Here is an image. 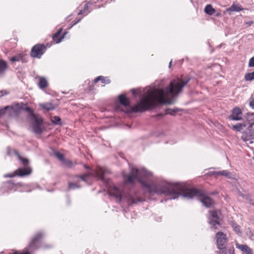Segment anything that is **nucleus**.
<instances>
[{"mask_svg":"<svg viewBox=\"0 0 254 254\" xmlns=\"http://www.w3.org/2000/svg\"><path fill=\"white\" fill-rule=\"evenodd\" d=\"M152 176V172L145 168L138 169L133 168L128 175H124V178L125 184H133L136 180L151 194L171 196L174 199L178 198L179 196L189 198L196 196L207 208L210 207L213 204V200L205 196L201 190L195 188L188 189L186 184L184 183H171L165 181L148 183L146 179H149Z\"/></svg>","mask_w":254,"mask_h":254,"instance_id":"1","label":"nucleus"},{"mask_svg":"<svg viewBox=\"0 0 254 254\" xmlns=\"http://www.w3.org/2000/svg\"><path fill=\"white\" fill-rule=\"evenodd\" d=\"M191 78L187 76L185 79L182 77L171 81L168 87L164 89L148 90L140 102L132 107L130 106V101L125 95L118 96L121 104L125 107H129L127 113L143 112L156 107L159 104H172L173 97L182 91L183 88L190 81Z\"/></svg>","mask_w":254,"mask_h":254,"instance_id":"2","label":"nucleus"},{"mask_svg":"<svg viewBox=\"0 0 254 254\" xmlns=\"http://www.w3.org/2000/svg\"><path fill=\"white\" fill-rule=\"evenodd\" d=\"M216 246L220 252L219 254H227L226 244L227 238L226 234L222 232H218L215 235Z\"/></svg>","mask_w":254,"mask_h":254,"instance_id":"3","label":"nucleus"},{"mask_svg":"<svg viewBox=\"0 0 254 254\" xmlns=\"http://www.w3.org/2000/svg\"><path fill=\"white\" fill-rule=\"evenodd\" d=\"M46 50V47L44 44H36L31 49L30 56L34 58L40 59Z\"/></svg>","mask_w":254,"mask_h":254,"instance_id":"4","label":"nucleus"},{"mask_svg":"<svg viewBox=\"0 0 254 254\" xmlns=\"http://www.w3.org/2000/svg\"><path fill=\"white\" fill-rule=\"evenodd\" d=\"M241 136L242 139L247 143H253L252 140L254 139V129L253 127H247Z\"/></svg>","mask_w":254,"mask_h":254,"instance_id":"5","label":"nucleus"},{"mask_svg":"<svg viewBox=\"0 0 254 254\" xmlns=\"http://www.w3.org/2000/svg\"><path fill=\"white\" fill-rule=\"evenodd\" d=\"M44 234L42 232L37 233L32 239L28 245V249L30 251L37 250L39 248L38 244L40 240L44 236Z\"/></svg>","mask_w":254,"mask_h":254,"instance_id":"6","label":"nucleus"},{"mask_svg":"<svg viewBox=\"0 0 254 254\" xmlns=\"http://www.w3.org/2000/svg\"><path fill=\"white\" fill-rule=\"evenodd\" d=\"M31 120L34 122L32 124V130L33 132L35 134H41L43 131V128L41 127V124L43 122L42 118L39 116Z\"/></svg>","mask_w":254,"mask_h":254,"instance_id":"7","label":"nucleus"},{"mask_svg":"<svg viewBox=\"0 0 254 254\" xmlns=\"http://www.w3.org/2000/svg\"><path fill=\"white\" fill-rule=\"evenodd\" d=\"M210 217L208 218V223L214 229L217 228V226H220L219 218L216 211H210Z\"/></svg>","mask_w":254,"mask_h":254,"instance_id":"8","label":"nucleus"},{"mask_svg":"<svg viewBox=\"0 0 254 254\" xmlns=\"http://www.w3.org/2000/svg\"><path fill=\"white\" fill-rule=\"evenodd\" d=\"M108 194L110 196H113L116 197L117 201L121 202L122 200V195L121 190L115 186L110 187Z\"/></svg>","mask_w":254,"mask_h":254,"instance_id":"9","label":"nucleus"},{"mask_svg":"<svg viewBox=\"0 0 254 254\" xmlns=\"http://www.w3.org/2000/svg\"><path fill=\"white\" fill-rule=\"evenodd\" d=\"M143 199L139 196L138 194L134 192V193H129L127 196V201L128 205L137 204L138 202H142Z\"/></svg>","mask_w":254,"mask_h":254,"instance_id":"10","label":"nucleus"},{"mask_svg":"<svg viewBox=\"0 0 254 254\" xmlns=\"http://www.w3.org/2000/svg\"><path fill=\"white\" fill-rule=\"evenodd\" d=\"M242 112L238 107L233 108L231 114L229 116L228 119L233 121H240L242 119Z\"/></svg>","mask_w":254,"mask_h":254,"instance_id":"11","label":"nucleus"},{"mask_svg":"<svg viewBox=\"0 0 254 254\" xmlns=\"http://www.w3.org/2000/svg\"><path fill=\"white\" fill-rule=\"evenodd\" d=\"M17 176L23 177L30 175L32 173V169L27 167L25 168H20L15 170Z\"/></svg>","mask_w":254,"mask_h":254,"instance_id":"12","label":"nucleus"},{"mask_svg":"<svg viewBox=\"0 0 254 254\" xmlns=\"http://www.w3.org/2000/svg\"><path fill=\"white\" fill-rule=\"evenodd\" d=\"M236 247L244 254H254L253 250L247 245L240 244L237 243L236 244Z\"/></svg>","mask_w":254,"mask_h":254,"instance_id":"13","label":"nucleus"},{"mask_svg":"<svg viewBox=\"0 0 254 254\" xmlns=\"http://www.w3.org/2000/svg\"><path fill=\"white\" fill-rule=\"evenodd\" d=\"M15 110L13 107L6 106L4 108L0 109V117L4 115L7 114L9 116H11L15 113Z\"/></svg>","mask_w":254,"mask_h":254,"instance_id":"14","label":"nucleus"},{"mask_svg":"<svg viewBox=\"0 0 254 254\" xmlns=\"http://www.w3.org/2000/svg\"><path fill=\"white\" fill-rule=\"evenodd\" d=\"M10 61L12 62H20L21 61L22 63H26L27 62V59L26 57V55L24 54H19L14 57H12L10 59Z\"/></svg>","mask_w":254,"mask_h":254,"instance_id":"15","label":"nucleus"},{"mask_svg":"<svg viewBox=\"0 0 254 254\" xmlns=\"http://www.w3.org/2000/svg\"><path fill=\"white\" fill-rule=\"evenodd\" d=\"M180 111L178 108L170 109L168 108L165 110V114H159L155 116L157 118H162L164 115H170L171 116H174L178 112Z\"/></svg>","mask_w":254,"mask_h":254,"instance_id":"16","label":"nucleus"},{"mask_svg":"<svg viewBox=\"0 0 254 254\" xmlns=\"http://www.w3.org/2000/svg\"><path fill=\"white\" fill-rule=\"evenodd\" d=\"M246 121L245 123L247 124V127H253L254 126V113H248L246 117Z\"/></svg>","mask_w":254,"mask_h":254,"instance_id":"17","label":"nucleus"},{"mask_svg":"<svg viewBox=\"0 0 254 254\" xmlns=\"http://www.w3.org/2000/svg\"><path fill=\"white\" fill-rule=\"evenodd\" d=\"M243 9V8H242L241 6L233 4L230 7L226 9V12H228L229 15H231L232 12H238L242 10Z\"/></svg>","mask_w":254,"mask_h":254,"instance_id":"18","label":"nucleus"},{"mask_svg":"<svg viewBox=\"0 0 254 254\" xmlns=\"http://www.w3.org/2000/svg\"><path fill=\"white\" fill-rule=\"evenodd\" d=\"M8 68L7 63L3 60H0V77L2 76Z\"/></svg>","mask_w":254,"mask_h":254,"instance_id":"19","label":"nucleus"},{"mask_svg":"<svg viewBox=\"0 0 254 254\" xmlns=\"http://www.w3.org/2000/svg\"><path fill=\"white\" fill-rule=\"evenodd\" d=\"M96 176L101 181L104 180L105 171L101 167H98L96 170Z\"/></svg>","mask_w":254,"mask_h":254,"instance_id":"20","label":"nucleus"},{"mask_svg":"<svg viewBox=\"0 0 254 254\" xmlns=\"http://www.w3.org/2000/svg\"><path fill=\"white\" fill-rule=\"evenodd\" d=\"M62 30V29H60L59 31L56 32L53 36V39L54 41H55L56 42V43H60L62 41V39H63L64 38L65 33L62 36H60V33H61Z\"/></svg>","mask_w":254,"mask_h":254,"instance_id":"21","label":"nucleus"},{"mask_svg":"<svg viewBox=\"0 0 254 254\" xmlns=\"http://www.w3.org/2000/svg\"><path fill=\"white\" fill-rule=\"evenodd\" d=\"M48 81L44 77H39V81L38 83L39 87L40 89H44L48 86Z\"/></svg>","mask_w":254,"mask_h":254,"instance_id":"22","label":"nucleus"},{"mask_svg":"<svg viewBox=\"0 0 254 254\" xmlns=\"http://www.w3.org/2000/svg\"><path fill=\"white\" fill-rule=\"evenodd\" d=\"M101 81L103 83L109 84L111 82V80L107 77H104L102 75L98 76L97 78L94 79V82L97 83L98 81Z\"/></svg>","mask_w":254,"mask_h":254,"instance_id":"23","label":"nucleus"},{"mask_svg":"<svg viewBox=\"0 0 254 254\" xmlns=\"http://www.w3.org/2000/svg\"><path fill=\"white\" fill-rule=\"evenodd\" d=\"M215 11V9L212 7L211 4H207L205 7L204 12L209 15H213Z\"/></svg>","mask_w":254,"mask_h":254,"instance_id":"24","label":"nucleus"},{"mask_svg":"<svg viewBox=\"0 0 254 254\" xmlns=\"http://www.w3.org/2000/svg\"><path fill=\"white\" fill-rule=\"evenodd\" d=\"M246 127H247V124L246 123H238L236 125L233 126L232 128L237 131H241L243 128Z\"/></svg>","mask_w":254,"mask_h":254,"instance_id":"25","label":"nucleus"},{"mask_svg":"<svg viewBox=\"0 0 254 254\" xmlns=\"http://www.w3.org/2000/svg\"><path fill=\"white\" fill-rule=\"evenodd\" d=\"M40 107L42 108L47 110V111H49L55 109L54 106L51 103H45L43 104H41Z\"/></svg>","mask_w":254,"mask_h":254,"instance_id":"26","label":"nucleus"},{"mask_svg":"<svg viewBox=\"0 0 254 254\" xmlns=\"http://www.w3.org/2000/svg\"><path fill=\"white\" fill-rule=\"evenodd\" d=\"M24 110L28 113L31 120L35 119L39 116V115L34 114L33 110L29 107H25Z\"/></svg>","mask_w":254,"mask_h":254,"instance_id":"27","label":"nucleus"},{"mask_svg":"<svg viewBox=\"0 0 254 254\" xmlns=\"http://www.w3.org/2000/svg\"><path fill=\"white\" fill-rule=\"evenodd\" d=\"M245 79L246 81H252L254 79V71L247 73L245 75Z\"/></svg>","mask_w":254,"mask_h":254,"instance_id":"28","label":"nucleus"},{"mask_svg":"<svg viewBox=\"0 0 254 254\" xmlns=\"http://www.w3.org/2000/svg\"><path fill=\"white\" fill-rule=\"evenodd\" d=\"M54 155L59 160L62 162L64 161L65 158L64 157V155L63 154L59 152V151H55Z\"/></svg>","mask_w":254,"mask_h":254,"instance_id":"29","label":"nucleus"},{"mask_svg":"<svg viewBox=\"0 0 254 254\" xmlns=\"http://www.w3.org/2000/svg\"><path fill=\"white\" fill-rule=\"evenodd\" d=\"M52 122L54 125L61 124V119L59 116H54L52 119Z\"/></svg>","mask_w":254,"mask_h":254,"instance_id":"30","label":"nucleus"},{"mask_svg":"<svg viewBox=\"0 0 254 254\" xmlns=\"http://www.w3.org/2000/svg\"><path fill=\"white\" fill-rule=\"evenodd\" d=\"M68 188L69 190H75L79 189L80 186L74 183L69 182L68 184Z\"/></svg>","mask_w":254,"mask_h":254,"instance_id":"31","label":"nucleus"},{"mask_svg":"<svg viewBox=\"0 0 254 254\" xmlns=\"http://www.w3.org/2000/svg\"><path fill=\"white\" fill-rule=\"evenodd\" d=\"M16 154L17 155L19 160L22 162V164L24 166H27L28 164L29 160L27 159L23 158L20 155H19L17 152H16Z\"/></svg>","mask_w":254,"mask_h":254,"instance_id":"32","label":"nucleus"},{"mask_svg":"<svg viewBox=\"0 0 254 254\" xmlns=\"http://www.w3.org/2000/svg\"><path fill=\"white\" fill-rule=\"evenodd\" d=\"M232 226L233 228L234 231L237 233H241V229H240V226L238 225L237 223L233 222L232 224Z\"/></svg>","mask_w":254,"mask_h":254,"instance_id":"33","label":"nucleus"},{"mask_svg":"<svg viewBox=\"0 0 254 254\" xmlns=\"http://www.w3.org/2000/svg\"><path fill=\"white\" fill-rule=\"evenodd\" d=\"M221 176H225L227 178L230 179L232 178L231 175L232 174L230 172L227 170H222L221 171Z\"/></svg>","mask_w":254,"mask_h":254,"instance_id":"34","label":"nucleus"},{"mask_svg":"<svg viewBox=\"0 0 254 254\" xmlns=\"http://www.w3.org/2000/svg\"><path fill=\"white\" fill-rule=\"evenodd\" d=\"M245 199L248 200L252 204V202L254 201V196L251 194H247V197Z\"/></svg>","mask_w":254,"mask_h":254,"instance_id":"35","label":"nucleus"},{"mask_svg":"<svg viewBox=\"0 0 254 254\" xmlns=\"http://www.w3.org/2000/svg\"><path fill=\"white\" fill-rule=\"evenodd\" d=\"M63 162H64L65 166L68 168H71L72 167V162L70 160L64 159V161H63Z\"/></svg>","mask_w":254,"mask_h":254,"instance_id":"36","label":"nucleus"},{"mask_svg":"<svg viewBox=\"0 0 254 254\" xmlns=\"http://www.w3.org/2000/svg\"><path fill=\"white\" fill-rule=\"evenodd\" d=\"M249 66L250 67H254V57L250 59L249 62Z\"/></svg>","mask_w":254,"mask_h":254,"instance_id":"37","label":"nucleus"},{"mask_svg":"<svg viewBox=\"0 0 254 254\" xmlns=\"http://www.w3.org/2000/svg\"><path fill=\"white\" fill-rule=\"evenodd\" d=\"M89 176L88 174H84L80 176H77V177L80 178V179L83 181L85 182L86 181V178Z\"/></svg>","mask_w":254,"mask_h":254,"instance_id":"38","label":"nucleus"},{"mask_svg":"<svg viewBox=\"0 0 254 254\" xmlns=\"http://www.w3.org/2000/svg\"><path fill=\"white\" fill-rule=\"evenodd\" d=\"M15 171L13 173L7 174L4 175L5 178H12L13 177L16 176Z\"/></svg>","mask_w":254,"mask_h":254,"instance_id":"39","label":"nucleus"},{"mask_svg":"<svg viewBox=\"0 0 254 254\" xmlns=\"http://www.w3.org/2000/svg\"><path fill=\"white\" fill-rule=\"evenodd\" d=\"M234 247L232 246L230 247L228 250H227V254H234Z\"/></svg>","mask_w":254,"mask_h":254,"instance_id":"40","label":"nucleus"},{"mask_svg":"<svg viewBox=\"0 0 254 254\" xmlns=\"http://www.w3.org/2000/svg\"><path fill=\"white\" fill-rule=\"evenodd\" d=\"M250 106L254 109V97L251 98L250 101Z\"/></svg>","mask_w":254,"mask_h":254,"instance_id":"41","label":"nucleus"},{"mask_svg":"<svg viewBox=\"0 0 254 254\" xmlns=\"http://www.w3.org/2000/svg\"><path fill=\"white\" fill-rule=\"evenodd\" d=\"M221 171H214L212 173V174L215 176H221Z\"/></svg>","mask_w":254,"mask_h":254,"instance_id":"42","label":"nucleus"},{"mask_svg":"<svg viewBox=\"0 0 254 254\" xmlns=\"http://www.w3.org/2000/svg\"><path fill=\"white\" fill-rule=\"evenodd\" d=\"M89 4H90V2H88L86 4H85L84 5V10L86 12V10H88V5Z\"/></svg>","mask_w":254,"mask_h":254,"instance_id":"43","label":"nucleus"},{"mask_svg":"<svg viewBox=\"0 0 254 254\" xmlns=\"http://www.w3.org/2000/svg\"><path fill=\"white\" fill-rule=\"evenodd\" d=\"M13 254H30V253L28 252H26L25 253H21L18 251L14 252Z\"/></svg>","mask_w":254,"mask_h":254,"instance_id":"44","label":"nucleus"},{"mask_svg":"<svg viewBox=\"0 0 254 254\" xmlns=\"http://www.w3.org/2000/svg\"><path fill=\"white\" fill-rule=\"evenodd\" d=\"M130 92H131V93L134 96H136V89L133 88V89H131L130 90Z\"/></svg>","mask_w":254,"mask_h":254,"instance_id":"45","label":"nucleus"},{"mask_svg":"<svg viewBox=\"0 0 254 254\" xmlns=\"http://www.w3.org/2000/svg\"><path fill=\"white\" fill-rule=\"evenodd\" d=\"M240 195L244 199H246L247 197V194H243L242 193H240Z\"/></svg>","mask_w":254,"mask_h":254,"instance_id":"46","label":"nucleus"},{"mask_svg":"<svg viewBox=\"0 0 254 254\" xmlns=\"http://www.w3.org/2000/svg\"><path fill=\"white\" fill-rule=\"evenodd\" d=\"M85 12V11L83 9V10H80L78 12V15H81L82 14L84 13Z\"/></svg>","mask_w":254,"mask_h":254,"instance_id":"47","label":"nucleus"},{"mask_svg":"<svg viewBox=\"0 0 254 254\" xmlns=\"http://www.w3.org/2000/svg\"><path fill=\"white\" fill-rule=\"evenodd\" d=\"M253 23H254V21H249L247 22L246 23V24L248 25H249V26H251L252 24H253Z\"/></svg>","mask_w":254,"mask_h":254,"instance_id":"48","label":"nucleus"},{"mask_svg":"<svg viewBox=\"0 0 254 254\" xmlns=\"http://www.w3.org/2000/svg\"><path fill=\"white\" fill-rule=\"evenodd\" d=\"M43 248L48 249L50 248L51 247L50 245H44L43 246Z\"/></svg>","mask_w":254,"mask_h":254,"instance_id":"49","label":"nucleus"},{"mask_svg":"<svg viewBox=\"0 0 254 254\" xmlns=\"http://www.w3.org/2000/svg\"><path fill=\"white\" fill-rule=\"evenodd\" d=\"M84 167L86 169H90V168L86 165H84Z\"/></svg>","mask_w":254,"mask_h":254,"instance_id":"50","label":"nucleus"},{"mask_svg":"<svg viewBox=\"0 0 254 254\" xmlns=\"http://www.w3.org/2000/svg\"><path fill=\"white\" fill-rule=\"evenodd\" d=\"M172 60H171L170 63H169V67L170 68L171 65H172Z\"/></svg>","mask_w":254,"mask_h":254,"instance_id":"51","label":"nucleus"},{"mask_svg":"<svg viewBox=\"0 0 254 254\" xmlns=\"http://www.w3.org/2000/svg\"><path fill=\"white\" fill-rule=\"evenodd\" d=\"M81 19H79L77 21H76L74 23V25L77 24V23H78L80 21Z\"/></svg>","mask_w":254,"mask_h":254,"instance_id":"52","label":"nucleus"},{"mask_svg":"<svg viewBox=\"0 0 254 254\" xmlns=\"http://www.w3.org/2000/svg\"><path fill=\"white\" fill-rule=\"evenodd\" d=\"M93 89V86H90L89 87V90L92 91Z\"/></svg>","mask_w":254,"mask_h":254,"instance_id":"53","label":"nucleus"},{"mask_svg":"<svg viewBox=\"0 0 254 254\" xmlns=\"http://www.w3.org/2000/svg\"><path fill=\"white\" fill-rule=\"evenodd\" d=\"M220 15V13H217L216 14V16L218 17Z\"/></svg>","mask_w":254,"mask_h":254,"instance_id":"54","label":"nucleus"},{"mask_svg":"<svg viewBox=\"0 0 254 254\" xmlns=\"http://www.w3.org/2000/svg\"><path fill=\"white\" fill-rule=\"evenodd\" d=\"M252 205L254 206V201L253 202H252Z\"/></svg>","mask_w":254,"mask_h":254,"instance_id":"55","label":"nucleus"}]
</instances>
